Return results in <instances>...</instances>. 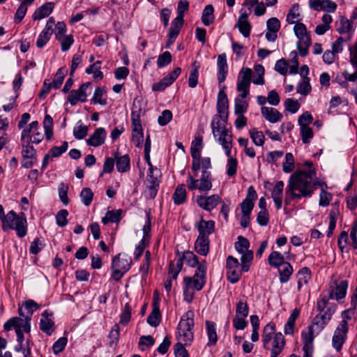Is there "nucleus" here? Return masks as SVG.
<instances>
[{
	"mask_svg": "<svg viewBox=\"0 0 357 357\" xmlns=\"http://www.w3.org/2000/svg\"><path fill=\"white\" fill-rule=\"evenodd\" d=\"M249 13L243 8L240 10V15L238 18L236 26L238 29L239 32L245 37L248 38L251 32V24L248 21Z\"/></svg>",
	"mask_w": 357,
	"mask_h": 357,
	"instance_id": "6ab92c4d",
	"label": "nucleus"
},
{
	"mask_svg": "<svg viewBox=\"0 0 357 357\" xmlns=\"http://www.w3.org/2000/svg\"><path fill=\"white\" fill-rule=\"evenodd\" d=\"M114 159L118 172L123 173L130 170V159L128 155H119L118 153H115Z\"/></svg>",
	"mask_w": 357,
	"mask_h": 357,
	"instance_id": "2f4dec72",
	"label": "nucleus"
},
{
	"mask_svg": "<svg viewBox=\"0 0 357 357\" xmlns=\"http://www.w3.org/2000/svg\"><path fill=\"white\" fill-rule=\"evenodd\" d=\"M337 31L340 33H349L353 31L351 22L345 17H340L339 24H337Z\"/></svg>",
	"mask_w": 357,
	"mask_h": 357,
	"instance_id": "79ce46f5",
	"label": "nucleus"
},
{
	"mask_svg": "<svg viewBox=\"0 0 357 357\" xmlns=\"http://www.w3.org/2000/svg\"><path fill=\"white\" fill-rule=\"evenodd\" d=\"M178 254V257L176 260V264L173 261H170L169 266V275H171L172 278L174 280H176L178 273L182 269L183 267V263L184 261V259L183 258L182 254Z\"/></svg>",
	"mask_w": 357,
	"mask_h": 357,
	"instance_id": "e433bc0d",
	"label": "nucleus"
},
{
	"mask_svg": "<svg viewBox=\"0 0 357 357\" xmlns=\"http://www.w3.org/2000/svg\"><path fill=\"white\" fill-rule=\"evenodd\" d=\"M294 169V157L291 153L285 155V160L282 164V170L284 173H290Z\"/></svg>",
	"mask_w": 357,
	"mask_h": 357,
	"instance_id": "13d9d810",
	"label": "nucleus"
},
{
	"mask_svg": "<svg viewBox=\"0 0 357 357\" xmlns=\"http://www.w3.org/2000/svg\"><path fill=\"white\" fill-rule=\"evenodd\" d=\"M278 273L280 275V282L282 284L287 283L294 272L292 266L289 263L286 262L282 266V268H279Z\"/></svg>",
	"mask_w": 357,
	"mask_h": 357,
	"instance_id": "ea45409f",
	"label": "nucleus"
},
{
	"mask_svg": "<svg viewBox=\"0 0 357 357\" xmlns=\"http://www.w3.org/2000/svg\"><path fill=\"white\" fill-rule=\"evenodd\" d=\"M107 137V132L103 128H98L95 130L94 132L86 139V144L89 146L98 147L105 143Z\"/></svg>",
	"mask_w": 357,
	"mask_h": 357,
	"instance_id": "4be33fe9",
	"label": "nucleus"
},
{
	"mask_svg": "<svg viewBox=\"0 0 357 357\" xmlns=\"http://www.w3.org/2000/svg\"><path fill=\"white\" fill-rule=\"evenodd\" d=\"M227 278L232 284L236 283L243 271V266L238 259L229 256L226 261Z\"/></svg>",
	"mask_w": 357,
	"mask_h": 357,
	"instance_id": "f8f14e48",
	"label": "nucleus"
},
{
	"mask_svg": "<svg viewBox=\"0 0 357 357\" xmlns=\"http://www.w3.org/2000/svg\"><path fill=\"white\" fill-rule=\"evenodd\" d=\"M24 321L25 319H23L21 317H12L4 324L3 328L6 331H10L12 328H15L16 332L18 329L22 330Z\"/></svg>",
	"mask_w": 357,
	"mask_h": 357,
	"instance_id": "c03bdc74",
	"label": "nucleus"
},
{
	"mask_svg": "<svg viewBox=\"0 0 357 357\" xmlns=\"http://www.w3.org/2000/svg\"><path fill=\"white\" fill-rule=\"evenodd\" d=\"M158 169L157 168L149 169L147 173V190L146 193L150 199H153L159 188Z\"/></svg>",
	"mask_w": 357,
	"mask_h": 357,
	"instance_id": "2eb2a0df",
	"label": "nucleus"
},
{
	"mask_svg": "<svg viewBox=\"0 0 357 357\" xmlns=\"http://www.w3.org/2000/svg\"><path fill=\"white\" fill-rule=\"evenodd\" d=\"M67 70L65 68H59L54 78V80L52 83L53 87L56 89H59L62 83L63 82L64 77L66 75Z\"/></svg>",
	"mask_w": 357,
	"mask_h": 357,
	"instance_id": "bf43d9fd",
	"label": "nucleus"
},
{
	"mask_svg": "<svg viewBox=\"0 0 357 357\" xmlns=\"http://www.w3.org/2000/svg\"><path fill=\"white\" fill-rule=\"evenodd\" d=\"M284 185L282 181H278L271 190V197L277 210H280L282 206Z\"/></svg>",
	"mask_w": 357,
	"mask_h": 357,
	"instance_id": "b1692460",
	"label": "nucleus"
},
{
	"mask_svg": "<svg viewBox=\"0 0 357 357\" xmlns=\"http://www.w3.org/2000/svg\"><path fill=\"white\" fill-rule=\"evenodd\" d=\"M87 132V126L84 125L81 121H79L77 123V126L73 129L74 137L77 139H82L86 136Z\"/></svg>",
	"mask_w": 357,
	"mask_h": 357,
	"instance_id": "3c124183",
	"label": "nucleus"
},
{
	"mask_svg": "<svg viewBox=\"0 0 357 357\" xmlns=\"http://www.w3.org/2000/svg\"><path fill=\"white\" fill-rule=\"evenodd\" d=\"M250 138L253 143L258 146H263L265 141V137L261 131H258L256 128H252L249 131Z\"/></svg>",
	"mask_w": 357,
	"mask_h": 357,
	"instance_id": "09e8293b",
	"label": "nucleus"
},
{
	"mask_svg": "<svg viewBox=\"0 0 357 357\" xmlns=\"http://www.w3.org/2000/svg\"><path fill=\"white\" fill-rule=\"evenodd\" d=\"M196 252L203 256H206L209 251V238L208 237L198 236L195 243Z\"/></svg>",
	"mask_w": 357,
	"mask_h": 357,
	"instance_id": "473e14b6",
	"label": "nucleus"
},
{
	"mask_svg": "<svg viewBox=\"0 0 357 357\" xmlns=\"http://www.w3.org/2000/svg\"><path fill=\"white\" fill-rule=\"evenodd\" d=\"M52 118L46 115L43 121L45 134L47 140H50L53 136Z\"/></svg>",
	"mask_w": 357,
	"mask_h": 357,
	"instance_id": "052dcab7",
	"label": "nucleus"
},
{
	"mask_svg": "<svg viewBox=\"0 0 357 357\" xmlns=\"http://www.w3.org/2000/svg\"><path fill=\"white\" fill-rule=\"evenodd\" d=\"M172 61V54L169 52H165L160 54L157 60V66L158 68H163L169 64Z\"/></svg>",
	"mask_w": 357,
	"mask_h": 357,
	"instance_id": "774afa93",
	"label": "nucleus"
},
{
	"mask_svg": "<svg viewBox=\"0 0 357 357\" xmlns=\"http://www.w3.org/2000/svg\"><path fill=\"white\" fill-rule=\"evenodd\" d=\"M211 173L202 172L199 179L188 174L186 183L189 190H199L200 192H208L212 188Z\"/></svg>",
	"mask_w": 357,
	"mask_h": 357,
	"instance_id": "6e6552de",
	"label": "nucleus"
},
{
	"mask_svg": "<svg viewBox=\"0 0 357 357\" xmlns=\"http://www.w3.org/2000/svg\"><path fill=\"white\" fill-rule=\"evenodd\" d=\"M262 116L268 122L275 123L280 121L282 114L275 108L263 106L261 108Z\"/></svg>",
	"mask_w": 357,
	"mask_h": 357,
	"instance_id": "393cba45",
	"label": "nucleus"
},
{
	"mask_svg": "<svg viewBox=\"0 0 357 357\" xmlns=\"http://www.w3.org/2000/svg\"><path fill=\"white\" fill-rule=\"evenodd\" d=\"M310 7L314 10L333 13L337 8V5L331 0H310Z\"/></svg>",
	"mask_w": 357,
	"mask_h": 357,
	"instance_id": "412c9836",
	"label": "nucleus"
},
{
	"mask_svg": "<svg viewBox=\"0 0 357 357\" xmlns=\"http://www.w3.org/2000/svg\"><path fill=\"white\" fill-rule=\"evenodd\" d=\"M22 155L24 158H28L29 159L36 158V151L33 148V145L31 144L29 140H26L25 143L22 144Z\"/></svg>",
	"mask_w": 357,
	"mask_h": 357,
	"instance_id": "49530a36",
	"label": "nucleus"
},
{
	"mask_svg": "<svg viewBox=\"0 0 357 357\" xmlns=\"http://www.w3.org/2000/svg\"><path fill=\"white\" fill-rule=\"evenodd\" d=\"M105 91L103 89L100 87H97L95 89L93 98L91 99L92 102L94 104H100L101 105H107V100L105 98H102V96Z\"/></svg>",
	"mask_w": 357,
	"mask_h": 357,
	"instance_id": "338daca9",
	"label": "nucleus"
},
{
	"mask_svg": "<svg viewBox=\"0 0 357 357\" xmlns=\"http://www.w3.org/2000/svg\"><path fill=\"white\" fill-rule=\"evenodd\" d=\"M194 311L188 310L184 313L178 324L176 332L177 343L190 346L194 340Z\"/></svg>",
	"mask_w": 357,
	"mask_h": 357,
	"instance_id": "7ed1b4c3",
	"label": "nucleus"
},
{
	"mask_svg": "<svg viewBox=\"0 0 357 357\" xmlns=\"http://www.w3.org/2000/svg\"><path fill=\"white\" fill-rule=\"evenodd\" d=\"M80 198L82 202L85 206H89L93 198V193L91 188H84L80 192Z\"/></svg>",
	"mask_w": 357,
	"mask_h": 357,
	"instance_id": "69168bd1",
	"label": "nucleus"
},
{
	"mask_svg": "<svg viewBox=\"0 0 357 357\" xmlns=\"http://www.w3.org/2000/svg\"><path fill=\"white\" fill-rule=\"evenodd\" d=\"M17 340L19 344V347H16L17 351H20L23 355L29 356L31 354V349L29 347V340H28L26 343H24V335L22 330H17Z\"/></svg>",
	"mask_w": 357,
	"mask_h": 357,
	"instance_id": "f704fd0d",
	"label": "nucleus"
},
{
	"mask_svg": "<svg viewBox=\"0 0 357 357\" xmlns=\"http://www.w3.org/2000/svg\"><path fill=\"white\" fill-rule=\"evenodd\" d=\"M206 282V264L204 260L197 268L193 276H186L183 279V285L188 289L201 291Z\"/></svg>",
	"mask_w": 357,
	"mask_h": 357,
	"instance_id": "0eeeda50",
	"label": "nucleus"
},
{
	"mask_svg": "<svg viewBox=\"0 0 357 357\" xmlns=\"http://www.w3.org/2000/svg\"><path fill=\"white\" fill-rule=\"evenodd\" d=\"M349 326L346 323L338 324L332 337V346L336 351H340L347 340Z\"/></svg>",
	"mask_w": 357,
	"mask_h": 357,
	"instance_id": "4468645a",
	"label": "nucleus"
},
{
	"mask_svg": "<svg viewBox=\"0 0 357 357\" xmlns=\"http://www.w3.org/2000/svg\"><path fill=\"white\" fill-rule=\"evenodd\" d=\"M227 119H224L221 117V115H215L211 121V127L214 137H217L218 133L222 132V131L227 130L228 129L225 127V123Z\"/></svg>",
	"mask_w": 357,
	"mask_h": 357,
	"instance_id": "c756f323",
	"label": "nucleus"
},
{
	"mask_svg": "<svg viewBox=\"0 0 357 357\" xmlns=\"http://www.w3.org/2000/svg\"><path fill=\"white\" fill-rule=\"evenodd\" d=\"M217 110L224 119L228 118V99L223 90L218 94Z\"/></svg>",
	"mask_w": 357,
	"mask_h": 357,
	"instance_id": "c85d7f7f",
	"label": "nucleus"
},
{
	"mask_svg": "<svg viewBox=\"0 0 357 357\" xmlns=\"http://www.w3.org/2000/svg\"><path fill=\"white\" fill-rule=\"evenodd\" d=\"M197 204L202 208L211 211L221 202V197L218 195H212L211 196L199 195L196 199Z\"/></svg>",
	"mask_w": 357,
	"mask_h": 357,
	"instance_id": "f3484780",
	"label": "nucleus"
},
{
	"mask_svg": "<svg viewBox=\"0 0 357 357\" xmlns=\"http://www.w3.org/2000/svg\"><path fill=\"white\" fill-rule=\"evenodd\" d=\"M213 12L214 8L212 5H207L204 8L202 12V21L205 26H209L213 23L215 18Z\"/></svg>",
	"mask_w": 357,
	"mask_h": 357,
	"instance_id": "a18cd8bd",
	"label": "nucleus"
},
{
	"mask_svg": "<svg viewBox=\"0 0 357 357\" xmlns=\"http://www.w3.org/2000/svg\"><path fill=\"white\" fill-rule=\"evenodd\" d=\"M192 69L188 78V86L190 88H195L197 85L199 64L195 61L192 65Z\"/></svg>",
	"mask_w": 357,
	"mask_h": 357,
	"instance_id": "de8ad7c7",
	"label": "nucleus"
},
{
	"mask_svg": "<svg viewBox=\"0 0 357 357\" xmlns=\"http://www.w3.org/2000/svg\"><path fill=\"white\" fill-rule=\"evenodd\" d=\"M181 73V68L177 67L172 72L169 73L165 77H164L162 79L168 87L174 83V82L178 78Z\"/></svg>",
	"mask_w": 357,
	"mask_h": 357,
	"instance_id": "e2e57ef3",
	"label": "nucleus"
},
{
	"mask_svg": "<svg viewBox=\"0 0 357 357\" xmlns=\"http://www.w3.org/2000/svg\"><path fill=\"white\" fill-rule=\"evenodd\" d=\"M53 8L54 3H45L35 10L33 15V19L34 20H38L47 17L52 12Z\"/></svg>",
	"mask_w": 357,
	"mask_h": 357,
	"instance_id": "72a5a7b5",
	"label": "nucleus"
},
{
	"mask_svg": "<svg viewBox=\"0 0 357 357\" xmlns=\"http://www.w3.org/2000/svg\"><path fill=\"white\" fill-rule=\"evenodd\" d=\"M2 229L3 231L15 230L18 237H24L27 233V222L24 213L17 215L14 211H10L7 213V218L2 223Z\"/></svg>",
	"mask_w": 357,
	"mask_h": 357,
	"instance_id": "20e7f679",
	"label": "nucleus"
},
{
	"mask_svg": "<svg viewBox=\"0 0 357 357\" xmlns=\"http://www.w3.org/2000/svg\"><path fill=\"white\" fill-rule=\"evenodd\" d=\"M241 255V261L243 266V271L248 272L250 268V264L253 259V252L249 250L245 252L240 253Z\"/></svg>",
	"mask_w": 357,
	"mask_h": 357,
	"instance_id": "864d4df0",
	"label": "nucleus"
},
{
	"mask_svg": "<svg viewBox=\"0 0 357 357\" xmlns=\"http://www.w3.org/2000/svg\"><path fill=\"white\" fill-rule=\"evenodd\" d=\"M40 329L46 335H51L55 330V325L53 321V313L45 310L41 314L39 323Z\"/></svg>",
	"mask_w": 357,
	"mask_h": 357,
	"instance_id": "a211bd4d",
	"label": "nucleus"
},
{
	"mask_svg": "<svg viewBox=\"0 0 357 357\" xmlns=\"http://www.w3.org/2000/svg\"><path fill=\"white\" fill-rule=\"evenodd\" d=\"M349 282L346 280H335L330 285L328 295L326 296L330 299H335L339 301L346 297Z\"/></svg>",
	"mask_w": 357,
	"mask_h": 357,
	"instance_id": "ddd939ff",
	"label": "nucleus"
},
{
	"mask_svg": "<svg viewBox=\"0 0 357 357\" xmlns=\"http://www.w3.org/2000/svg\"><path fill=\"white\" fill-rule=\"evenodd\" d=\"M268 261L271 266L278 269L286 263L283 255L278 251L271 252L268 258Z\"/></svg>",
	"mask_w": 357,
	"mask_h": 357,
	"instance_id": "4c0bfd02",
	"label": "nucleus"
},
{
	"mask_svg": "<svg viewBox=\"0 0 357 357\" xmlns=\"http://www.w3.org/2000/svg\"><path fill=\"white\" fill-rule=\"evenodd\" d=\"M203 148V139L201 136H196L194 140L192 142L190 147V153L192 159L198 158L200 155V151Z\"/></svg>",
	"mask_w": 357,
	"mask_h": 357,
	"instance_id": "37998d69",
	"label": "nucleus"
},
{
	"mask_svg": "<svg viewBox=\"0 0 357 357\" xmlns=\"http://www.w3.org/2000/svg\"><path fill=\"white\" fill-rule=\"evenodd\" d=\"M172 199L176 205L183 204L186 200V190L184 184L178 185L173 195Z\"/></svg>",
	"mask_w": 357,
	"mask_h": 357,
	"instance_id": "58836bf2",
	"label": "nucleus"
},
{
	"mask_svg": "<svg viewBox=\"0 0 357 357\" xmlns=\"http://www.w3.org/2000/svg\"><path fill=\"white\" fill-rule=\"evenodd\" d=\"M234 247L238 253L245 252L249 250L250 242L246 238L239 236Z\"/></svg>",
	"mask_w": 357,
	"mask_h": 357,
	"instance_id": "6e6d98bb",
	"label": "nucleus"
},
{
	"mask_svg": "<svg viewBox=\"0 0 357 357\" xmlns=\"http://www.w3.org/2000/svg\"><path fill=\"white\" fill-rule=\"evenodd\" d=\"M181 73V68L177 67L172 72L169 73L165 77H164L162 79L168 87L174 83V82L178 78Z\"/></svg>",
	"mask_w": 357,
	"mask_h": 357,
	"instance_id": "0e129e2a",
	"label": "nucleus"
},
{
	"mask_svg": "<svg viewBox=\"0 0 357 357\" xmlns=\"http://www.w3.org/2000/svg\"><path fill=\"white\" fill-rule=\"evenodd\" d=\"M182 255L184 261L190 267L197 268L202 263L199 261L197 257L192 252H184Z\"/></svg>",
	"mask_w": 357,
	"mask_h": 357,
	"instance_id": "603ef678",
	"label": "nucleus"
},
{
	"mask_svg": "<svg viewBox=\"0 0 357 357\" xmlns=\"http://www.w3.org/2000/svg\"><path fill=\"white\" fill-rule=\"evenodd\" d=\"M206 331L208 337L207 346H214L218 342V335L216 331V324L213 321H206Z\"/></svg>",
	"mask_w": 357,
	"mask_h": 357,
	"instance_id": "7c9ffc66",
	"label": "nucleus"
},
{
	"mask_svg": "<svg viewBox=\"0 0 357 357\" xmlns=\"http://www.w3.org/2000/svg\"><path fill=\"white\" fill-rule=\"evenodd\" d=\"M263 347L271 352L281 353L285 345V340L282 333H275V325L273 322L267 324L261 335Z\"/></svg>",
	"mask_w": 357,
	"mask_h": 357,
	"instance_id": "f03ea898",
	"label": "nucleus"
},
{
	"mask_svg": "<svg viewBox=\"0 0 357 357\" xmlns=\"http://www.w3.org/2000/svg\"><path fill=\"white\" fill-rule=\"evenodd\" d=\"M52 32L43 29L39 34L37 41L36 46L38 48H43L50 40Z\"/></svg>",
	"mask_w": 357,
	"mask_h": 357,
	"instance_id": "4d7b16f0",
	"label": "nucleus"
},
{
	"mask_svg": "<svg viewBox=\"0 0 357 357\" xmlns=\"http://www.w3.org/2000/svg\"><path fill=\"white\" fill-rule=\"evenodd\" d=\"M132 142L137 147H142L144 142V133L140 120V110L131 113Z\"/></svg>",
	"mask_w": 357,
	"mask_h": 357,
	"instance_id": "9d476101",
	"label": "nucleus"
},
{
	"mask_svg": "<svg viewBox=\"0 0 357 357\" xmlns=\"http://www.w3.org/2000/svg\"><path fill=\"white\" fill-rule=\"evenodd\" d=\"M91 86V83L82 84L78 89L72 90L68 97V100L71 105H75L78 102H84L87 98V90Z\"/></svg>",
	"mask_w": 357,
	"mask_h": 357,
	"instance_id": "dca6fc26",
	"label": "nucleus"
},
{
	"mask_svg": "<svg viewBox=\"0 0 357 357\" xmlns=\"http://www.w3.org/2000/svg\"><path fill=\"white\" fill-rule=\"evenodd\" d=\"M189 3L187 1H180L177 7V17L171 23L169 29L168 39L165 45L167 49L174 43L179 34L180 30L183 24L184 13L188 10Z\"/></svg>",
	"mask_w": 357,
	"mask_h": 357,
	"instance_id": "39448f33",
	"label": "nucleus"
},
{
	"mask_svg": "<svg viewBox=\"0 0 357 357\" xmlns=\"http://www.w3.org/2000/svg\"><path fill=\"white\" fill-rule=\"evenodd\" d=\"M329 301L326 295H321L317 301L316 307L318 312L317 315L328 322L337 310V305Z\"/></svg>",
	"mask_w": 357,
	"mask_h": 357,
	"instance_id": "9b49d317",
	"label": "nucleus"
},
{
	"mask_svg": "<svg viewBox=\"0 0 357 357\" xmlns=\"http://www.w3.org/2000/svg\"><path fill=\"white\" fill-rule=\"evenodd\" d=\"M311 89L312 88L310 84V79L308 77H304L298 84L296 91L301 95L306 96L310 93Z\"/></svg>",
	"mask_w": 357,
	"mask_h": 357,
	"instance_id": "5fc2aeb1",
	"label": "nucleus"
},
{
	"mask_svg": "<svg viewBox=\"0 0 357 357\" xmlns=\"http://www.w3.org/2000/svg\"><path fill=\"white\" fill-rule=\"evenodd\" d=\"M252 70L250 68H242L240 70L236 82L237 88H250Z\"/></svg>",
	"mask_w": 357,
	"mask_h": 357,
	"instance_id": "a878e982",
	"label": "nucleus"
},
{
	"mask_svg": "<svg viewBox=\"0 0 357 357\" xmlns=\"http://www.w3.org/2000/svg\"><path fill=\"white\" fill-rule=\"evenodd\" d=\"M298 290L300 291L302 287L307 284L311 278V271L307 267H303L296 274Z\"/></svg>",
	"mask_w": 357,
	"mask_h": 357,
	"instance_id": "c9c22d12",
	"label": "nucleus"
},
{
	"mask_svg": "<svg viewBox=\"0 0 357 357\" xmlns=\"http://www.w3.org/2000/svg\"><path fill=\"white\" fill-rule=\"evenodd\" d=\"M160 322V312L158 307L155 306L147 317V323L153 326L156 327Z\"/></svg>",
	"mask_w": 357,
	"mask_h": 357,
	"instance_id": "8fccbe9b",
	"label": "nucleus"
},
{
	"mask_svg": "<svg viewBox=\"0 0 357 357\" xmlns=\"http://www.w3.org/2000/svg\"><path fill=\"white\" fill-rule=\"evenodd\" d=\"M218 80L220 84L225 82L228 73V66L227 62V56L225 53L218 56Z\"/></svg>",
	"mask_w": 357,
	"mask_h": 357,
	"instance_id": "bb28decb",
	"label": "nucleus"
},
{
	"mask_svg": "<svg viewBox=\"0 0 357 357\" xmlns=\"http://www.w3.org/2000/svg\"><path fill=\"white\" fill-rule=\"evenodd\" d=\"M196 228L199 236L208 237L215 230V222L202 219L196 224Z\"/></svg>",
	"mask_w": 357,
	"mask_h": 357,
	"instance_id": "cd10ccee",
	"label": "nucleus"
},
{
	"mask_svg": "<svg viewBox=\"0 0 357 357\" xmlns=\"http://www.w3.org/2000/svg\"><path fill=\"white\" fill-rule=\"evenodd\" d=\"M121 256V255L119 254L112 261V277L116 281L121 280L130 268V258L127 255Z\"/></svg>",
	"mask_w": 357,
	"mask_h": 357,
	"instance_id": "1a4fd4ad",
	"label": "nucleus"
},
{
	"mask_svg": "<svg viewBox=\"0 0 357 357\" xmlns=\"http://www.w3.org/2000/svg\"><path fill=\"white\" fill-rule=\"evenodd\" d=\"M121 210H112L108 211L105 216L102 218V222L104 225H107L109 222H119L121 219Z\"/></svg>",
	"mask_w": 357,
	"mask_h": 357,
	"instance_id": "a19ab883",
	"label": "nucleus"
},
{
	"mask_svg": "<svg viewBox=\"0 0 357 357\" xmlns=\"http://www.w3.org/2000/svg\"><path fill=\"white\" fill-rule=\"evenodd\" d=\"M181 73V68L177 67L172 72L169 73L165 77H164L162 79L168 87L174 83V82L178 78Z\"/></svg>",
	"mask_w": 357,
	"mask_h": 357,
	"instance_id": "680f3d73",
	"label": "nucleus"
},
{
	"mask_svg": "<svg viewBox=\"0 0 357 357\" xmlns=\"http://www.w3.org/2000/svg\"><path fill=\"white\" fill-rule=\"evenodd\" d=\"M218 142L222 146L227 157H231L232 135L229 130L218 133Z\"/></svg>",
	"mask_w": 357,
	"mask_h": 357,
	"instance_id": "5701e85b",
	"label": "nucleus"
},
{
	"mask_svg": "<svg viewBox=\"0 0 357 357\" xmlns=\"http://www.w3.org/2000/svg\"><path fill=\"white\" fill-rule=\"evenodd\" d=\"M328 321L317 314L314 317L311 324L307 326V331H303L301 337L303 343L305 344L307 351L313 348V342L316 335L319 334L327 326Z\"/></svg>",
	"mask_w": 357,
	"mask_h": 357,
	"instance_id": "423d86ee",
	"label": "nucleus"
},
{
	"mask_svg": "<svg viewBox=\"0 0 357 357\" xmlns=\"http://www.w3.org/2000/svg\"><path fill=\"white\" fill-rule=\"evenodd\" d=\"M212 165L211 162L210 158H201V155L198 156V158H195L192 159V170L194 172L195 176H197V173L200 169H202V172H211L209 171L211 169Z\"/></svg>",
	"mask_w": 357,
	"mask_h": 357,
	"instance_id": "aec40b11",
	"label": "nucleus"
},
{
	"mask_svg": "<svg viewBox=\"0 0 357 357\" xmlns=\"http://www.w3.org/2000/svg\"><path fill=\"white\" fill-rule=\"evenodd\" d=\"M314 177L315 169L297 170L294 172L289 176L285 189V206L291 205L294 200L298 201L303 197H311L318 184L317 182L313 181Z\"/></svg>",
	"mask_w": 357,
	"mask_h": 357,
	"instance_id": "f257e3e1",
	"label": "nucleus"
}]
</instances>
